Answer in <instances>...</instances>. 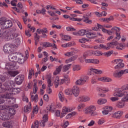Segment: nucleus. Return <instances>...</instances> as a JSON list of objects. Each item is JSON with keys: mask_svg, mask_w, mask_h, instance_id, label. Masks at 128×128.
I'll list each match as a JSON object with an SVG mask.
<instances>
[{"mask_svg": "<svg viewBox=\"0 0 128 128\" xmlns=\"http://www.w3.org/2000/svg\"><path fill=\"white\" fill-rule=\"evenodd\" d=\"M0 26L3 30H6L12 26V22L4 17H2L0 18Z\"/></svg>", "mask_w": 128, "mask_h": 128, "instance_id": "nucleus-1", "label": "nucleus"}, {"mask_svg": "<svg viewBox=\"0 0 128 128\" xmlns=\"http://www.w3.org/2000/svg\"><path fill=\"white\" fill-rule=\"evenodd\" d=\"M43 120L42 121H36L33 124L32 126V128H38V126H41L43 128L46 126V122H48V115L45 114L43 116Z\"/></svg>", "mask_w": 128, "mask_h": 128, "instance_id": "nucleus-2", "label": "nucleus"}, {"mask_svg": "<svg viewBox=\"0 0 128 128\" xmlns=\"http://www.w3.org/2000/svg\"><path fill=\"white\" fill-rule=\"evenodd\" d=\"M1 98H7L8 104H14L16 103V99L12 98V93H6L2 94L0 96Z\"/></svg>", "mask_w": 128, "mask_h": 128, "instance_id": "nucleus-3", "label": "nucleus"}, {"mask_svg": "<svg viewBox=\"0 0 128 128\" xmlns=\"http://www.w3.org/2000/svg\"><path fill=\"white\" fill-rule=\"evenodd\" d=\"M88 76H83L79 80H77L75 84L76 86H82L86 82H88Z\"/></svg>", "mask_w": 128, "mask_h": 128, "instance_id": "nucleus-4", "label": "nucleus"}, {"mask_svg": "<svg viewBox=\"0 0 128 128\" xmlns=\"http://www.w3.org/2000/svg\"><path fill=\"white\" fill-rule=\"evenodd\" d=\"M0 84L1 86V90H8L9 92L12 90V88L10 86V80L6 81L3 86L2 84Z\"/></svg>", "mask_w": 128, "mask_h": 128, "instance_id": "nucleus-5", "label": "nucleus"}, {"mask_svg": "<svg viewBox=\"0 0 128 128\" xmlns=\"http://www.w3.org/2000/svg\"><path fill=\"white\" fill-rule=\"evenodd\" d=\"M1 38L7 42L10 40H11L10 35V36L8 31L5 30L2 33L1 32Z\"/></svg>", "mask_w": 128, "mask_h": 128, "instance_id": "nucleus-6", "label": "nucleus"}, {"mask_svg": "<svg viewBox=\"0 0 128 128\" xmlns=\"http://www.w3.org/2000/svg\"><path fill=\"white\" fill-rule=\"evenodd\" d=\"M24 80V75H18L16 76L15 82L16 84L20 86L22 84Z\"/></svg>", "mask_w": 128, "mask_h": 128, "instance_id": "nucleus-7", "label": "nucleus"}, {"mask_svg": "<svg viewBox=\"0 0 128 128\" xmlns=\"http://www.w3.org/2000/svg\"><path fill=\"white\" fill-rule=\"evenodd\" d=\"M124 88V86H122V88L118 89V92L116 93L114 96H118L119 98H120L122 96H124V95L126 94V92Z\"/></svg>", "mask_w": 128, "mask_h": 128, "instance_id": "nucleus-8", "label": "nucleus"}, {"mask_svg": "<svg viewBox=\"0 0 128 128\" xmlns=\"http://www.w3.org/2000/svg\"><path fill=\"white\" fill-rule=\"evenodd\" d=\"M46 80L48 86V88L47 90V92L49 94H50L52 92V88H50V86H52V76H48L46 77Z\"/></svg>", "mask_w": 128, "mask_h": 128, "instance_id": "nucleus-9", "label": "nucleus"}, {"mask_svg": "<svg viewBox=\"0 0 128 128\" xmlns=\"http://www.w3.org/2000/svg\"><path fill=\"white\" fill-rule=\"evenodd\" d=\"M90 98L88 96H80L78 98V102H90Z\"/></svg>", "mask_w": 128, "mask_h": 128, "instance_id": "nucleus-10", "label": "nucleus"}, {"mask_svg": "<svg viewBox=\"0 0 128 128\" xmlns=\"http://www.w3.org/2000/svg\"><path fill=\"white\" fill-rule=\"evenodd\" d=\"M3 50L5 54H10L12 52V46L10 44H5Z\"/></svg>", "mask_w": 128, "mask_h": 128, "instance_id": "nucleus-11", "label": "nucleus"}, {"mask_svg": "<svg viewBox=\"0 0 128 128\" xmlns=\"http://www.w3.org/2000/svg\"><path fill=\"white\" fill-rule=\"evenodd\" d=\"M6 70H16L18 67L16 66V62H14L13 64L10 63H6Z\"/></svg>", "mask_w": 128, "mask_h": 128, "instance_id": "nucleus-12", "label": "nucleus"}, {"mask_svg": "<svg viewBox=\"0 0 128 128\" xmlns=\"http://www.w3.org/2000/svg\"><path fill=\"white\" fill-rule=\"evenodd\" d=\"M0 120H10V116L8 113L4 112L2 114L0 112Z\"/></svg>", "mask_w": 128, "mask_h": 128, "instance_id": "nucleus-13", "label": "nucleus"}, {"mask_svg": "<svg viewBox=\"0 0 128 128\" xmlns=\"http://www.w3.org/2000/svg\"><path fill=\"white\" fill-rule=\"evenodd\" d=\"M72 110L70 108L68 109V108H67L66 107H64L61 114L60 118H64V116L68 112H70Z\"/></svg>", "mask_w": 128, "mask_h": 128, "instance_id": "nucleus-14", "label": "nucleus"}, {"mask_svg": "<svg viewBox=\"0 0 128 128\" xmlns=\"http://www.w3.org/2000/svg\"><path fill=\"white\" fill-rule=\"evenodd\" d=\"M72 92L74 96H78V94H80V88L77 86H73Z\"/></svg>", "mask_w": 128, "mask_h": 128, "instance_id": "nucleus-15", "label": "nucleus"}, {"mask_svg": "<svg viewBox=\"0 0 128 128\" xmlns=\"http://www.w3.org/2000/svg\"><path fill=\"white\" fill-rule=\"evenodd\" d=\"M18 64H24V54H22L20 53L19 54H18Z\"/></svg>", "mask_w": 128, "mask_h": 128, "instance_id": "nucleus-16", "label": "nucleus"}, {"mask_svg": "<svg viewBox=\"0 0 128 128\" xmlns=\"http://www.w3.org/2000/svg\"><path fill=\"white\" fill-rule=\"evenodd\" d=\"M96 110L94 106H90L85 110L86 114H91L92 112H95Z\"/></svg>", "mask_w": 128, "mask_h": 128, "instance_id": "nucleus-17", "label": "nucleus"}, {"mask_svg": "<svg viewBox=\"0 0 128 128\" xmlns=\"http://www.w3.org/2000/svg\"><path fill=\"white\" fill-rule=\"evenodd\" d=\"M16 54H18V53L9 54L8 56L9 60H10V62H14V60H16V58H18V56H16Z\"/></svg>", "mask_w": 128, "mask_h": 128, "instance_id": "nucleus-18", "label": "nucleus"}, {"mask_svg": "<svg viewBox=\"0 0 128 128\" xmlns=\"http://www.w3.org/2000/svg\"><path fill=\"white\" fill-rule=\"evenodd\" d=\"M123 74H124V71H122V70H121L120 72L115 71L114 72L113 76L114 78H120Z\"/></svg>", "mask_w": 128, "mask_h": 128, "instance_id": "nucleus-19", "label": "nucleus"}, {"mask_svg": "<svg viewBox=\"0 0 128 128\" xmlns=\"http://www.w3.org/2000/svg\"><path fill=\"white\" fill-rule=\"evenodd\" d=\"M86 64H98L100 61L96 59H86L84 60Z\"/></svg>", "mask_w": 128, "mask_h": 128, "instance_id": "nucleus-20", "label": "nucleus"}, {"mask_svg": "<svg viewBox=\"0 0 128 128\" xmlns=\"http://www.w3.org/2000/svg\"><path fill=\"white\" fill-rule=\"evenodd\" d=\"M122 116V112H121L120 111H118L117 112H116L114 114L112 115V118H120V116Z\"/></svg>", "mask_w": 128, "mask_h": 128, "instance_id": "nucleus-21", "label": "nucleus"}, {"mask_svg": "<svg viewBox=\"0 0 128 128\" xmlns=\"http://www.w3.org/2000/svg\"><path fill=\"white\" fill-rule=\"evenodd\" d=\"M12 92H10L12 94H20V88H12Z\"/></svg>", "mask_w": 128, "mask_h": 128, "instance_id": "nucleus-22", "label": "nucleus"}, {"mask_svg": "<svg viewBox=\"0 0 128 128\" xmlns=\"http://www.w3.org/2000/svg\"><path fill=\"white\" fill-rule=\"evenodd\" d=\"M62 64L60 65L56 68V70L54 72V76L58 74H60L62 71Z\"/></svg>", "mask_w": 128, "mask_h": 128, "instance_id": "nucleus-23", "label": "nucleus"}, {"mask_svg": "<svg viewBox=\"0 0 128 128\" xmlns=\"http://www.w3.org/2000/svg\"><path fill=\"white\" fill-rule=\"evenodd\" d=\"M124 64L122 62H120L116 66H114L115 70H120V68H124Z\"/></svg>", "mask_w": 128, "mask_h": 128, "instance_id": "nucleus-24", "label": "nucleus"}, {"mask_svg": "<svg viewBox=\"0 0 128 128\" xmlns=\"http://www.w3.org/2000/svg\"><path fill=\"white\" fill-rule=\"evenodd\" d=\"M90 70L91 72H94L95 74H102L103 72L102 70L94 68H90Z\"/></svg>", "mask_w": 128, "mask_h": 128, "instance_id": "nucleus-25", "label": "nucleus"}, {"mask_svg": "<svg viewBox=\"0 0 128 128\" xmlns=\"http://www.w3.org/2000/svg\"><path fill=\"white\" fill-rule=\"evenodd\" d=\"M19 72H18V70H11L8 72V74L9 76H16L17 74H18Z\"/></svg>", "mask_w": 128, "mask_h": 128, "instance_id": "nucleus-26", "label": "nucleus"}, {"mask_svg": "<svg viewBox=\"0 0 128 128\" xmlns=\"http://www.w3.org/2000/svg\"><path fill=\"white\" fill-rule=\"evenodd\" d=\"M2 126H4V128H12V122H10V121H7L3 122Z\"/></svg>", "mask_w": 128, "mask_h": 128, "instance_id": "nucleus-27", "label": "nucleus"}, {"mask_svg": "<svg viewBox=\"0 0 128 128\" xmlns=\"http://www.w3.org/2000/svg\"><path fill=\"white\" fill-rule=\"evenodd\" d=\"M30 110H32V105L30 103H29L28 105L24 107V112H30Z\"/></svg>", "mask_w": 128, "mask_h": 128, "instance_id": "nucleus-28", "label": "nucleus"}, {"mask_svg": "<svg viewBox=\"0 0 128 128\" xmlns=\"http://www.w3.org/2000/svg\"><path fill=\"white\" fill-rule=\"evenodd\" d=\"M116 106L118 108H122L124 106V102L123 101H120L116 103Z\"/></svg>", "mask_w": 128, "mask_h": 128, "instance_id": "nucleus-29", "label": "nucleus"}, {"mask_svg": "<svg viewBox=\"0 0 128 128\" xmlns=\"http://www.w3.org/2000/svg\"><path fill=\"white\" fill-rule=\"evenodd\" d=\"M20 36V34L18 32H13L10 35L11 40H15L16 38H18Z\"/></svg>", "mask_w": 128, "mask_h": 128, "instance_id": "nucleus-30", "label": "nucleus"}, {"mask_svg": "<svg viewBox=\"0 0 128 128\" xmlns=\"http://www.w3.org/2000/svg\"><path fill=\"white\" fill-rule=\"evenodd\" d=\"M86 32H88V30H81L78 32V36H84Z\"/></svg>", "mask_w": 128, "mask_h": 128, "instance_id": "nucleus-31", "label": "nucleus"}, {"mask_svg": "<svg viewBox=\"0 0 128 128\" xmlns=\"http://www.w3.org/2000/svg\"><path fill=\"white\" fill-rule=\"evenodd\" d=\"M112 54H114V50H112L102 53V56H106V58H108V56H110Z\"/></svg>", "mask_w": 128, "mask_h": 128, "instance_id": "nucleus-32", "label": "nucleus"}, {"mask_svg": "<svg viewBox=\"0 0 128 128\" xmlns=\"http://www.w3.org/2000/svg\"><path fill=\"white\" fill-rule=\"evenodd\" d=\"M78 58V56H74L69 59L66 60V64H68V62H74V60H76Z\"/></svg>", "mask_w": 128, "mask_h": 128, "instance_id": "nucleus-33", "label": "nucleus"}, {"mask_svg": "<svg viewBox=\"0 0 128 128\" xmlns=\"http://www.w3.org/2000/svg\"><path fill=\"white\" fill-rule=\"evenodd\" d=\"M100 80L102 82H110L112 80L110 78L108 77H102Z\"/></svg>", "mask_w": 128, "mask_h": 128, "instance_id": "nucleus-34", "label": "nucleus"}, {"mask_svg": "<svg viewBox=\"0 0 128 128\" xmlns=\"http://www.w3.org/2000/svg\"><path fill=\"white\" fill-rule=\"evenodd\" d=\"M72 66V64H68L63 66L62 72H68V70H70V68Z\"/></svg>", "mask_w": 128, "mask_h": 128, "instance_id": "nucleus-35", "label": "nucleus"}, {"mask_svg": "<svg viewBox=\"0 0 128 128\" xmlns=\"http://www.w3.org/2000/svg\"><path fill=\"white\" fill-rule=\"evenodd\" d=\"M83 18H86L85 20H83V22H86V24H92V20H88V18L87 15H84Z\"/></svg>", "mask_w": 128, "mask_h": 128, "instance_id": "nucleus-36", "label": "nucleus"}, {"mask_svg": "<svg viewBox=\"0 0 128 128\" xmlns=\"http://www.w3.org/2000/svg\"><path fill=\"white\" fill-rule=\"evenodd\" d=\"M31 100L32 102H38V94H36L34 96L32 95L31 96Z\"/></svg>", "mask_w": 128, "mask_h": 128, "instance_id": "nucleus-37", "label": "nucleus"}, {"mask_svg": "<svg viewBox=\"0 0 128 128\" xmlns=\"http://www.w3.org/2000/svg\"><path fill=\"white\" fill-rule=\"evenodd\" d=\"M8 110L9 114H10L12 116V114H16V110L14 108L10 107L9 108H8Z\"/></svg>", "mask_w": 128, "mask_h": 128, "instance_id": "nucleus-38", "label": "nucleus"}, {"mask_svg": "<svg viewBox=\"0 0 128 128\" xmlns=\"http://www.w3.org/2000/svg\"><path fill=\"white\" fill-rule=\"evenodd\" d=\"M106 99L100 98L98 100L97 102L98 104H106Z\"/></svg>", "mask_w": 128, "mask_h": 128, "instance_id": "nucleus-39", "label": "nucleus"}, {"mask_svg": "<svg viewBox=\"0 0 128 128\" xmlns=\"http://www.w3.org/2000/svg\"><path fill=\"white\" fill-rule=\"evenodd\" d=\"M112 30L113 32V34L114 32H116H116H120V28L115 26L114 28H112Z\"/></svg>", "mask_w": 128, "mask_h": 128, "instance_id": "nucleus-40", "label": "nucleus"}, {"mask_svg": "<svg viewBox=\"0 0 128 128\" xmlns=\"http://www.w3.org/2000/svg\"><path fill=\"white\" fill-rule=\"evenodd\" d=\"M65 94L68 96H72V89H67L65 90Z\"/></svg>", "mask_w": 128, "mask_h": 128, "instance_id": "nucleus-41", "label": "nucleus"}, {"mask_svg": "<svg viewBox=\"0 0 128 128\" xmlns=\"http://www.w3.org/2000/svg\"><path fill=\"white\" fill-rule=\"evenodd\" d=\"M84 108H86V105L84 104L81 103L78 106L77 108L79 112H80V110H82Z\"/></svg>", "mask_w": 128, "mask_h": 128, "instance_id": "nucleus-42", "label": "nucleus"}, {"mask_svg": "<svg viewBox=\"0 0 128 128\" xmlns=\"http://www.w3.org/2000/svg\"><path fill=\"white\" fill-rule=\"evenodd\" d=\"M120 32L116 33V37L114 39V40H120Z\"/></svg>", "mask_w": 128, "mask_h": 128, "instance_id": "nucleus-43", "label": "nucleus"}, {"mask_svg": "<svg viewBox=\"0 0 128 128\" xmlns=\"http://www.w3.org/2000/svg\"><path fill=\"white\" fill-rule=\"evenodd\" d=\"M123 102H128V92H125V94L123 98H122Z\"/></svg>", "mask_w": 128, "mask_h": 128, "instance_id": "nucleus-44", "label": "nucleus"}, {"mask_svg": "<svg viewBox=\"0 0 128 128\" xmlns=\"http://www.w3.org/2000/svg\"><path fill=\"white\" fill-rule=\"evenodd\" d=\"M52 46V44L48 42H45L42 44V46H44V48H49L50 46Z\"/></svg>", "mask_w": 128, "mask_h": 128, "instance_id": "nucleus-45", "label": "nucleus"}, {"mask_svg": "<svg viewBox=\"0 0 128 128\" xmlns=\"http://www.w3.org/2000/svg\"><path fill=\"white\" fill-rule=\"evenodd\" d=\"M120 62H122V59H116L112 61V62L114 64H118Z\"/></svg>", "mask_w": 128, "mask_h": 128, "instance_id": "nucleus-46", "label": "nucleus"}, {"mask_svg": "<svg viewBox=\"0 0 128 128\" xmlns=\"http://www.w3.org/2000/svg\"><path fill=\"white\" fill-rule=\"evenodd\" d=\"M58 97L61 102H64V94L62 92H60L58 94Z\"/></svg>", "mask_w": 128, "mask_h": 128, "instance_id": "nucleus-47", "label": "nucleus"}, {"mask_svg": "<svg viewBox=\"0 0 128 128\" xmlns=\"http://www.w3.org/2000/svg\"><path fill=\"white\" fill-rule=\"evenodd\" d=\"M110 44L112 46H118V41L116 40H113L112 42H111Z\"/></svg>", "mask_w": 128, "mask_h": 128, "instance_id": "nucleus-48", "label": "nucleus"}, {"mask_svg": "<svg viewBox=\"0 0 128 128\" xmlns=\"http://www.w3.org/2000/svg\"><path fill=\"white\" fill-rule=\"evenodd\" d=\"M108 89L106 88H104V89H102L100 88H98V92H108Z\"/></svg>", "mask_w": 128, "mask_h": 128, "instance_id": "nucleus-49", "label": "nucleus"}, {"mask_svg": "<svg viewBox=\"0 0 128 128\" xmlns=\"http://www.w3.org/2000/svg\"><path fill=\"white\" fill-rule=\"evenodd\" d=\"M36 92H38V86H36V83L34 82V92H33L36 94Z\"/></svg>", "mask_w": 128, "mask_h": 128, "instance_id": "nucleus-50", "label": "nucleus"}, {"mask_svg": "<svg viewBox=\"0 0 128 128\" xmlns=\"http://www.w3.org/2000/svg\"><path fill=\"white\" fill-rule=\"evenodd\" d=\"M60 80H58V78H56V79L54 82V84H55V88H58V84H60Z\"/></svg>", "mask_w": 128, "mask_h": 128, "instance_id": "nucleus-51", "label": "nucleus"}, {"mask_svg": "<svg viewBox=\"0 0 128 128\" xmlns=\"http://www.w3.org/2000/svg\"><path fill=\"white\" fill-rule=\"evenodd\" d=\"M97 78L96 76H94L92 78V84H96V82H98V80H97Z\"/></svg>", "mask_w": 128, "mask_h": 128, "instance_id": "nucleus-52", "label": "nucleus"}, {"mask_svg": "<svg viewBox=\"0 0 128 128\" xmlns=\"http://www.w3.org/2000/svg\"><path fill=\"white\" fill-rule=\"evenodd\" d=\"M38 106H36L33 108V112L34 114H38Z\"/></svg>", "mask_w": 128, "mask_h": 128, "instance_id": "nucleus-53", "label": "nucleus"}, {"mask_svg": "<svg viewBox=\"0 0 128 128\" xmlns=\"http://www.w3.org/2000/svg\"><path fill=\"white\" fill-rule=\"evenodd\" d=\"M10 86H11V88H12L14 86H16V83L14 80H9Z\"/></svg>", "mask_w": 128, "mask_h": 128, "instance_id": "nucleus-54", "label": "nucleus"}, {"mask_svg": "<svg viewBox=\"0 0 128 128\" xmlns=\"http://www.w3.org/2000/svg\"><path fill=\"white\" fill-rule=\"evenodd\" d=\"M86 42H88V39L86 38H82V39L79 40V42H80L81 44H84Z\"/></svg>", "mask_w": 128, "mask_h": 128, "instance_id": "nucleus-55", "label": "nucleus"}, {"mask_svg": "<svg viewBox=\"0 0 128 128\" xmlns=\"http://www.w3.org/2000/svg\"><path fill=\"white\" fill-rule=\"evenodd\" d=\"M105 110H106L110 112L112 110V107H111L110 106H106L105 107Z\"/></svg>", "mask_w": 128, "mask_h": 128, "instance_id": "nucleus-56", "label": "nucleus"}, {"mask_svg": "<svg viewBox=\"0 0 128 128\" xmlns=\"http://www.w3.org/2000/svg\"><path fill=\"white\" fill-rule=\"evenodd\" d=\"M32 74H34V70L32 69L31 70H29V75H28V78H32Z\"/></svg>", "mask_w": 128, "mask_h": 128, "instance_id": "nucleus-57", "label": "nucleus"}, {"mask_svg": "<svg viewBox=\"0 0 128 128\" xmlns=\"http://www.w3.org/2000/svg\"><path fill=\"white\" fill-rule=\"evenodd\" d=\"M80 70V66L78 65L74 66L73 68V70Z\"/></svg>", "mask_w": 128, "mask_h": 128, "instance_id": "nucleus-58", "label": "nucleus"}, {"mask_svg": "<svg viewBox=\"0 0 128 128\" xmlns=\"http://www.w3.org/2000/svg\"><path fill=\"white\" fill-rule=\"evenodd\" d=\"M62 40H70V36L68 35H64Z\"/></svg>", "mask_w": 128, "mask_h": 128, "instance_id": "nucleus-59", "label": "nucleus"}, {"mask_svg": "<svg viewBox=\"0 0 128 128\" xmlns=\"http://www.w3.org/2000/svg\"><path fill=\"white\" fill-rule=\"evenodd\" d=\"M16 2H18V0H12L10 2L12 6H16Z\"/></svg>", "mask_w": 128, "mask_h": 128, "instance_id": "nucleus-60", "label": "nucleus"}, {"mask_svg": "<svg viewBox=\"0 0 128 128\" xmlns=\"http://www.w3.org/2000/svg\"><path fill=\"white\" fill-rule=\"evenodd\" d=\"M66 29L68 32H74V30H76V29L72 27H67Z\"/></svg>", "mask_w": 128, "mask_h": 128, "instance_id": "nucleus-61", "label": "nucleus"}, {"mask_svg": "<svg viewBox=\"0 0 128 128\" xmlns=\"http://www.w3.org/2000/svg\"><path fill=\"white\" fill-rule=\"evenodd\" d=\"M90 114L91 116H98V112L93 111L92 112H91Z\"/></svg>", "mask_w": 128, "mask_h": 128, "instance_id": "nucleus-62", "label": "nucleus"}, {"mask_svg": "<svg viewBox=\"0 0 128 128\" xmlns=\"http://www.w3.org/2000/svg\"><path fill=\"white\" fill-rule=\"evenodd\" d=\"M16 42L18 45L20 44V37L15 38Z\"/></svg>", "mask_w": 128, "mask_h": 128, "instance_id": "nucleus-63", "label": "nucleus"}, {"mask_svg": "<svg viewBox=\"0 0 128 128\" xmlns=\"http://www.w3.org/2000/svg\"><path fill=\"white\" fill-rule=\"evenodd\" d=\"M55 114L57 116H60V110H56L55 111Z\"/></svg>", "mask_w": 128, "mask_h": 128, "instance_id": "nucleus-64", "label": "nucleus"}]
</instances>
